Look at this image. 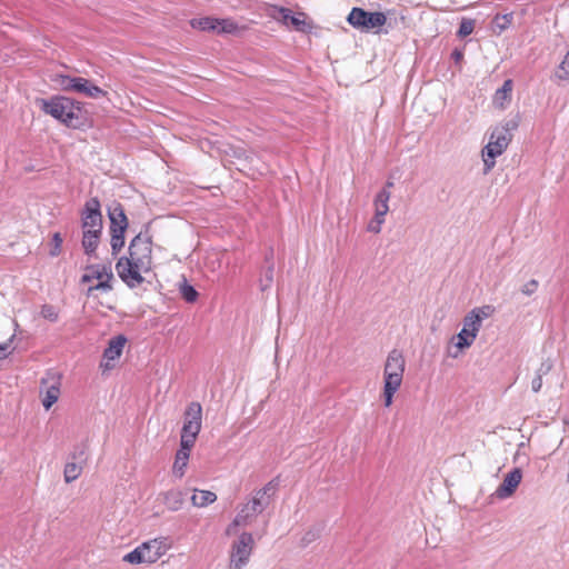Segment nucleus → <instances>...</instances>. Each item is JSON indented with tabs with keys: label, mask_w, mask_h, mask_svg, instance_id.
I'll use <instances>...</instances> for the list:
<instances>
[{
	"label": "nucleus",
	"mask_w": 569,
	"mask_h": 569,
	"mask_svg": "<svg viewBox=\"0 0 569 569\" xmlns=\"http://www.w3.org/2000/svg\"><path fill=\"white\" fill-rule=\"evenodd\" d=\"M240 31V27L232 18H216V33L218 34H236Z\"/></svg>",
	"instance_id": "20"
},
{
	"label": "nucleus",
	"mask_w": 569,
	"mask_h": 569,
	"mask_svg": "<svg viewBox=\"0 0 569 569\" xmlns=\"http://www.w3.org/2000/svg\"><path fill=\"white\" fill-rule=\"evenodd\" d=\"M252 533L243 531L240 533L238 539L232 543L230 553V568L241 569L243 568L250 558L253 548Z\"/></svg>",
	"instance_id": "10"
},
{
	"label": "nucleus",
	"mask_w": 569,
	"mask_h": 569,
	"mask_svg": "<svg viewBox=\"0 0 569 569\" xmlns=\"http://www.w3.org/2000/svg\"><path fill=\"white\" fill-rule=\"evenodd\" d=\"M189 458H190V455H188V453H183L182 451L176 452V458H174V462L172 466V473L176 477H178V478L183 477L184 470L188 466Z\"/></svg>",
	"instance_id": "27"
},
{
	"label": "nucleus",
	"mask_w": 569,
	"mask_h": 569,
	"mask_svg": "<svg viewBox=\"0 0 569 569\" xmlns=\"http://www.w3.org/2000/svg\"><path fill=\"white\" fill-rule=\"evenodd\" d=\"M191 26L200 31H212L216 32V18L203 17L199 19H192Z\"/></svg>",
	"instance_id": "29"
},
{
	"label": "nucleus",
	"mask_w": 569,
	"mask_h": 569,
	"mask_svg": "<svg viewBox=\"0 0 569 569\" xmlns=\"http://www.w3.org/2000/svg\"><path fill=\"white\" fill-rule=\"evenodd\" d=\"M538 286L539 282L536 279H531L522 286L521 292L526 296H531L537 291Z\"/></svg>",
	"instance_id": "42"
},
{
	"label": "nucleus",
	"mask_w": 569,
	"mask_h": 569,
	"mask_svg": "<svg viewBox=\"0 0 569 569\" xmlns=\"http://www.w3.org/2000/svg\"><path fill=\"white\" fill-rule=\"evenodd\" d=\"M475 29V20L469 18H462L459 28L457 30V37L458 38H466L470 36L473 32Z\"/></svg>",
	"instance_id": "32"
},
{
	"label": "nucleus",
	"mask_w": 569,
	"mask_h": 569,
	"mask_svg": "<svg viewBox=\"0 0 569 569\" xmlns=\"http://www.w3.org/2000/svg\"><path fill=\"white\" fill-rule=\"evenodd\" d=\"M463 50L459 48H455L451 52V59L455 61L456 64H459L463 60Z\"/></svg>",
	"instance_id": "46"
},
{
	"label": "nucleus",
	"mask_w": 569,
	"mask_h": 569,
	"mask_svg": "<svg viewBox=\"0 0 569 569\" xmlns=\"http://www.w3.org/2000/svg\"><path fill=\"white\" fill-rule=\"evenodd\" d=\"M522 479V470L519 467L512 468L503 478L502 482L495 491L496 497L499 499H507L511 497L519 487Z\"/></svg>",
	"instance_id": "15"
},
{
	"label": "nucleus",
	"mask_w": 569,
	"mask_h": 569,
	"mask_svg": "<svg viewBox=\"0 0 569 569\" xmlns=\"http://www.w3.org/2000/svg\"><path fill=\"white\" fill-rule=\"evenodd\" d=\"M202 427V407L199 402H190L183 412L182 433L198 437Z\"/></svg>",
	"instance_id": "12"
},
{
	"label": "nucleus",
	"mask_w": 569,
	"mask_h": 569,
	"mask_svg": "<svg viewBox=\"0 0 569 569\" xmlns=\"http://www.w3.org/2000/svg\"><path fill=\"white\" fill-rule=\"evenodd\" d=\"M81 470H82V467L80 463L72 461V460L68 461L66 463L64 470H63L64 481L67 483L74 481L80 476Z\"/></svg>",
	"instance_id": "28"
},
{
	"label": "nucleus",
	"mask_w": 569,
	"mask_h": 569,
	"mask_svg": "<svg viewBox=\"0 0 569 569\" xmlns=\"http://www.w3.org/2000/svg\"><path fill=\"white\" fill-rule=\"evenodd\" d=\"M40 315L44 319H47L51 322L58 321V318H59V313H58L56 307H53L52 305H47V303L41 307Z\"/></svg>",
	"instance_id": "39"
},
{
	"label": "nucleus",
	"mask_w": 569,
	"mask_h": 569,
	"mask_svg": "<svg viewBox=\"0 0 569 569\" xmlns=\"http://www.w3.org/2000/svg\"><path fill=\"white\" fill-rule=\"evenodd\" d=\"M61 386V373L49 370L40 380V393L43 395L41 400L46 410H49L59 399Z\"/></svg>",
	"instance_id": "11"
},
{
	"label": "nucleus",
	"mask_w": 569,
	"mask_h": 569,
	"mask_svg": "<svg viewBox=\"0 0 569 569\" xmlns=\"http://www.w3.org/2000/svg\"><path fill=\"white\" fill-rule=\"evenodd\" d=\"M391 193L387 189H381L375 197V217L368 223V231L373 233H379L381 231V226L385 222V217L389 211V200Z\"/></svg>",
	"instance_id": "13"
},
{
	"label": "nucleus",
	"mask_w": 569,
	"mask_h": 569,
	"mask_svg": "<svg viewBox=\"0 0 569 569\" xmlns=\"http://www.w3.org/2000/svg\"><path fill=\"white\" fill-rule=\"evenodd\" d=\"M126 231H127V229L109 228L111 253L114 257L124 247V243H126Z\"/></svg>",
	"instance_id": "19"
},
{
	"label": "nucleus",
	"mask_w": 569,
	"mask_h": 569,
	"mask_svg": "<svg viewBox=\"0 0 569 569\" xmlns=\"http://www.w3.org/2000/svg\"><path fill=\"white\" fill-rule=\"evenodd\" d=\"M84 270L86 272L80 278L81 283L91 282L93 279L101 280L109 272H112L111 262L88 264Z\"/></svg>",
	"instance_id": "16"
},
{
	"label": "nucleus",
	"mask_w": 569,
	"mask_h": 569,
	"mask_svg": "<svg viewBox=\"0 0 569 569\" xmlns=\"http://www.w3.org/2000/svg\"><path fill=\"white\" fill-rule=\"evenodd\" d=\"M112 280L113 273L109 272L103 279L98 280V283L89 287L88 295H91L93 291H103L108 292L112 290Z\"/></svg>",
	"instance_id": "30"
},
{
	"label": "nucleus",
	"mask_w": 569,
	"mask_h": 569,
	"mask_svg": "<svg viewBox=\"0 0 569 569\" xmlns=\"http://www.w3.org/2000/svg\"><path fill=\"white\" fill-rule=\"evenodd\" d=\"M179 293L187 303H194L199 298L196 287L188 282L186 278L179 284Z\"/></svg>",
	"instance_id": "24"
},
{
	"label": "nucleus",
	"mask_w": 569,
	"mask_h": 569,
	"mask_svg": "<svg viewBox=\"0 0 569 569\" xmlns=\"http://www.w3.org/2000/svg\"><path fill=\"white\" fill-rule=\"evenodd\" d=\"M86 451L87 446L84 443L77 445L70 453L71 460L82 465L87 460Z\"/></svg>",
	"instance_id": "37"
},
{
	"label": "nucleus",
	"mask_w": 569,
	"mask_h": 569,
	"mask_svg": "<svg viewBox=\"0 0 569 569\" xmlns=\"http://www.w3.org/2000/svg\"><path fill=\"white\" fill-rule=\"evenodd\" d=\"M472 315H476V318H479V321H483L485 319L492 316L495 312V308L490 305H485L481 307H476L472 310H470Z\"/></svg>",
	"instance_id": "36"
},
{
	"label": "nucleus",
	"mask_w": 569,
	"mask_h": 569,
	"mask_svg": "<svg viewBox=\"0 0 569 569\" xmlns=\"http://www.w3.org/2000/svg\"><path fill=\"white\" fill-rule=\"evenodd\" d=\"M455 338V346L459 350H465L473 343L477 336L473 332L469 331L467 328L462 327V329L457 333Z\"/></svg>",
	"instance_id": "26"
},
{
	"label": "nucleus",
	"mask_w": 569,
	"mask_h": 569,
	"mask_svg": "<svg viewBox=\"0 0 569 569\" xmlns=\"http://www.w3.org/2000/svg\"><path fill=\"white\" fill-rule=\"evenodd\" d=\"M320 533H321V529L318 528V527H313L311 528L310 530H308L303 537L301 538V545L303 547H307L308 545H310L312 541H315L316 539H318L320 537Z\"/></svg>",
	"instance_id": "40"
},
{
	"label": "nucleus",
	"mask_w": 569,
	"mask_h": 569,
	"mask_svg": "<svg viewBox=\"0 0 569 569\" xmlns=\"http://www.w3.org/2000/svg\"><path fill=\"white\" fill-rule=\"evenodd\" d=\"M127 341V337L122 333L112 337L103 350V360L100 362V368L103 370L112 369L114 367L112 362L121 357Z\"/></svg>",
	"instance_id": "14"
},
{
	"label": "nucleus",
	"mask_w": 569,
	"mask_h": 569,
	"mask_svg": "<svg viewBox=\"0 0 569 569\" xmlns=\"http://www.w3.org/2000/svg\"><path fill=\"white\" fill-rule=\"evenodd\" d=\"M273 272H274V266H273V262H270L264 271V277H266V280L268 281L267 286H269L273 281Z\"/></svg>",
	"instance_id": "47"
},
{
	"label": "nucleus",
	"mask_w": 569,
	"mask_h": 569,
	"mask_svg": "<svg viewBox=\"0 0 569 569\" xmlns=\"http://www.w3.org/2000/svg\"><path fill=\"white\" fill-rule=\"evenodd\" d=\"M273 258V249L270 248L269 252L266 254V261L269 262Z\"/></svg>",
	"instance_id": "50"
},
{
	"label": "nucleus",
	"mask_w": 569,
	"mask_h": 569,
	"mask_svg": "<svg viewBox=\"0 0 569 569\" xmlns=\"http://www.w3.org/2000/svg\"><path fill=\"white\" fill-rule=\"evenodd\" d=\"M405 358L398 349H392L386 360L383 369V405L390 407L393 397L399 390L405 372Z\"/></svg>",
	"instance_id": "3"
},
{
	"label": "nucleus",
	"mask_w": 569,
	"mask_h": 569,
	"mask_svg": "<svg viewBox=\"0 0 569 569\" xmlns=\"http://www.w3.org/2000/svg\"><path fill=\"white\" fill-rule=\"evenodd\" d=\"M107 213L110 222H113L114 220H117L118 222L129 221L124 212L123 206L118 201H112L108 206Z\"/></svg>",
	"instance_id": "25"
},
{
	"label": "nucleus",
	"mask_w": 569,
	"mask_h": 569,
	"mask_svg": "<svg viewBox=\"0 0 569 569\" xmlns=\"http://www.w3.org/2000/svg\"><path fill=\"white\" fill-rule=\"evenodd\" d=\"M509 142L510 137H506V132L503 130L495 129L491 132L489 142L481 151L485 173H488L495 167L496 158L505 152Z\"/></svg>",
	"instance_id": "8"
},
{
	"label": "nucleus",
	"mask_w": 569,
	"mask_h": 569,
	"mask_svg": "<svg viewBox=\"0 0 569 569\" xmlns=\"http://www.w3.org/2000/svg\"><path fill=\"white\" fill-rule=\"evenodd\" d=\"M217 500V495L210 490H194L191 502L194 507L203 508Z\"/></svg>",
	"instance_id": "21"
},
{
	"label": "nucleus",
	"mask_w": 569,
	"mask_h": 569,
	"mask_svg": "<svg viewBox=\"0 0 569 569\" xmlns=\"http://www.w3.org/2000/svg\"><path fill=\"white\" fill-rule=\"evenodd\" d=\"M496 20L498 21L497 22L498 28L500 30H505V29H507L511 24L512 14L511 13H506V14H502L501 17L497 16Z\"/></svg>",
	"instance_id": "43"
},
{
	"label": "nucleus",
	"mask_w": 569,
	"mask_h": 569,
	"mask_svg": "<svg viewBox=\"0 0 569 569\" xmlns=\"http://www.w3.org/2000/svg\"><path fill=\"white\" fill-rule=\"evenodd\" d=\"M40 110L67 128L78 130L87 126L84 103L62 94L37 100Z\"/></svg>",
	"instance_id": "1"
},
{
	"label": "nucleus",
	"mask_w": 569,
	"mask_h": 569,
	"mask_svg": "<svg viewBox=\"0 0 569 569\" xmlns=\"http://www.w3.org/2000/svg\"><path fill=\"white\" fill-rule=\"evenodd\" d=\"M83 252L88 257H93L100 243L102 236V213L101 203L97 197L88 199L81 210Z\"/></svg>",
	"instance_id": "2"
},
{
	"label": "nucleus",
	"mask_w": 569,
	"mask_h": 569,
	"mask_svg": "<svg viewBox=\"0 0 569 569\" xmlns=\"http://www.w3.org/2000/svg\"><path fill=\"white\" fill-rule=\"evenodd\" d=\"M166 538H156L144 541L130 552L123 556V561L130 565L154 563L168 550L169 546Z\"/></svg>",
	"instance_id": "4"
},
{
	"label": "nucleus",
	"mask_w": 569,
	"mask_h": 569,
	"mask_svg": "<svg viewBox=\"0 0 569 569\" xmlns=\"http://www.w3.org/2000/svg\"><path fill=\"white\" fill-rule=\"evenodd\" d=\"M13 338L14 336H12L7 342L0 343V359L7 358L11 353L9 348L11 347Z\"/></svg>",
	"instance_id": "45"
},
{
	"label": "nucleus",
	"mask_w": 569,
	"mask_h": 569,
	"mask_svg": "<svg viewBox=\"0 0 569 569\" xmlns=\"http://www.w3.org/2000/svg\"><path fill=\"white\" fill-rule=\"evenodd\" d=\"M197 438L198 437L180 432V446L177 451H182L183 453L190 455Z\"/></svg>",
	"instance_id": "33"
},
{
	"label": "nucleus",
	"mask_w": 569,
	"mask_h": 569,
	"mask_svg": "<svg viewBox=\"0 0 569 569\" xmlns=\"http://www.w3.org/2000/svg\"><path fill=\"white\" fill-rule=\"evenodd\" d=\"M518 128V121L508 120L503 126L497 127L496 130H503L506 132V137H512L511 131Z\"/></svg>",
	"instance_id": "44"
},
{
	"label": "nucleus",
	"mask_w": 569,
	"mask_h": 569,
	"mask_svg": "<svg viewBox=\"0 0 569 569\" xmlns=\"http://www.w3.org/2000/svg\"><path fill=\"white\" fill-rule=\"evenodd\" d=\"M513 82L511 79H506L502 83V86L496 90L493 96V103L496 106L503 107L505 101H509L511 99V91H512Z\"/></svg>",
	"instance_id": "22"
},
{
	"label": "nucleus",
	"mask_w": 569,
	"mask_h": 569,
	"mask_svg": "<svg viewBox=\"0 0 569 569\" xmlns=\"http://www.w3.org/2000/svg\"><path fill=\"white\" fill-rule=\"evenodd\" d=\"M387 21V17L381 11H368L359 7L351 9L347 17V22L359 30L370 31L381 28Z\"/></svg>",
	"instance_id": "7"
},
{
	"label": "nucleus",
	"mask_w": 569,
	"mask_h": 569,
	"mask_svg": "<svg viewBox=\"0 0 569 569\" xmlns=\"http://www.w3.org/2000/svg\"><path fill=\"white\" fill-rule=\"evenodd\" d=\"M278 11L284 22H289L295 30L306 32L310 26L305 20L303 13H293L291 9L286 7H279Z\"/></svg>",
	"instance_id": "17"
},
{
	"label": "nucleus",
	"mask_w": 569,
	"mask_h": 569,
	"mask_svg": "<svg viewBox=\"0 0 569 569\" xmlns=\"http://www.w3.org/2000/svg\"><path fill=\"white\" fill-rule=\"evenodd\" d=\"M187 491L171 489L163 495V503L170 511H178L182 508Z\"/></svg>",
	"instance_id": "18"
},
{
	"label": "nucleus",
	"mask_w": 569,
	"mask_h": 569,
	"mask_svg": "<svg viewBox=\"0 0 569 569\" xmlns=\"http://www.w3.org/2000/svg\"><path fill=\"white\" fill-rule=\"evenodd\" d=\"M280 487V476H276L269 482H267L262 488H260L261 493L266 495L270 499L276 495Z\"/></svg>",
	"instance_id": "34"
},
{
	"label": "nucleus",
	"mask_w": 569,
	"mask_h": 569,
	"mask_svg": "<svg viewBox=\"0 0 569 569\" xmlns=\"http://www.w3.org/2000/svg\"><path fill=\"white\" fill-rule=\"evenodd\" d=\"M150 222L143 226V229L129 243V258L137 261L142 260L151 266L152 262V238L149 234Z\"/></svg>",
	"instance_id": "9"
},
{
	"label": "nucleus",
	"mask_w": 569,
	"mask_h": 569,
	"mask_svg": "<svg viewBox=\"0 0 569 569\" xmlns=\"http://www.w3.org/2000/svg\"><path fill=\"white\" fill-rule=\"evenodd\" d=\"M542 388V378L540 377H535L531 381V389L533 392H539Z\"/></svg>",
	"instance_id": "48"
},
{
	"label": "nucleus",
	"mask_w": 569,
	"mask_h": 569,
	"mask_svg": "<svg viewBox=\"0 0 569 569\" xmlns=\"http://www.w3.org/2000/svg\"><path fill=\"white\" fill-rule=\"evenodd\" d=\"M555 76L559 80H568L569 81V51L565 56V59L558 66V69L556 71Z\"/></svg>",
	"instance_id": "35"
},
{
	"label": "nucleus",
	"mask_w": 569,
	"mask_h": 569,
	"mask_svg": "<svg viewBox=\"0 0 569 569\" xmlns=\"http://www.w3.org/2000/svg\"><path fill=\"white\" fill-rule=\"evenodd\" d=\"M57 81L62 91L81 93L88 98L99 99L107 97L108 92L83 77L59 74Z\"/></svg>",
	"instance_id": "6"
},
{
	"label": "nucleus",
	"mask_w": 569,
	"mask_h": 569,
	"mask_svg": "<svg viewBox=\"0 0 569 569\" xmlns=\"http://www.w3.org/2000/svg\"><path fill=\"white\" fill-rule=\"evenodd\" d=\"M393 187V182L388 180L382 189H387L390 192V188Z\"/></svg>",
	"instance_id": "51"
},
{
	"label": "nucleus",
	"mask_w": 569,
	"mask_h": 569,
	"mask_svg": "<svg viewBox=\"0 0 569 569\" xmlns=\"http://www.w3.org/2000/svg\"><path fill=\"white\" fill-rule=\"evenodd\" d=\"M271 499L267 497L266 495L261 493V490L258 489L252 499L250 500V509L253 515H260L262 513L266 508L270 505Z\"/></svg>",
	"instance_id": "23"
},
{
	"label": "nucleus",
	"mask_w": 569,
	"mask_h": 569,
	"mask_svg": "<svg viewBox=\"0 0 569 569\" xmlns=\"http://www.w3.org/2000/svg\"><path fill=\"white\" fill-rule=\"evenodd\" d=\"M481 325H482V322L479 321V318H476V315H472V312L469 311L463 318L462 327L467 328L469 331H471L476 336H478Z\"/></svg>",
	"instance_id": "31"
},
{
	"label": "nucleus",
	"mask_w": 569,
	"mask_h": 569,
	"mask_svg": "<svg viewBox=\"0 0 569 569\" xmlns=\"http://www.w3.org/2000/svg\"><path fill=\"white\" fill-rule=\"evenodd\" d=\"M552 368L553 361L550 358H548L540 363L539 368L536 371V376L543 378L552 370Z\"/></svg>",
	"instance_id": "41"
},
{
	"label": "nucleus",
	"mask_w": 569,
	"mask_h": 569,
	"mask_svg": "<svg viewBox=\"0 0 569 569\" xmlns=\"http://www.w3.org/2000/svg\"><path fill=\"white\" fill-rule=\"evenodd\" d=\"M63 239L60 232H54L51 239V248L49 250V254L51 257H58L61 252Z\"/></svg>",
	"instance_id": "38"
},
{
	"label": "nucleus",
	"mask_w": 569,
	"mask_h": 569,
	"mask_svg": "<svg viewBox=\"0 0 569 569\" xmlns=\"http://www.w3.org/2000/svg\"><path fill=\"white\" fill-rule=\"evenodd\" d=\"M151 269V266L147 264L142 260L137 261L133 258L120 257L116 263V270L119 278L130 289L139 287L144 278L142 272H147Z\"/></svg>",
	"instance_id": "5"
},
{
	"label": "nucleus",
	"mask_w": 569,
	"mask_h": 569,
	"mask_svg": "<svg viewBox=\"0 0 569 569\" xmlns=\"http://www.w3.org/2000/svg\"><path fill=\"white\" fill-rule=\"evenodd\" d=\"M128 227H129V221L118 222L117 220H114L113 222H110V226H109V228H121V229H128Z\"/></svg>",
	"instance_id": "49"
}]
</instances>
